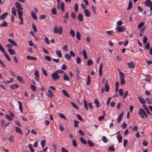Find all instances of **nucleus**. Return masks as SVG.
I'll list each match as a JSON object with an SVG mask.
<instances>
[{
    "label": "nucleus",
    "instance_id": "33",
    "mask_svg": "<svg viewBox=\"0 0 152 152\" xmlns=\"http://www.w3.org/2000/svg\"><path fill=\"white\" fill-rule=\"evenodd\" d=\"M91 78L90 76V75H88L87 77V81L86 84L87 85H88L91 83Z\"/></svg>",
    "mask_w": 152,
    "mask_h": 152
},
{
    "label": "nucleus",
    "instance_id": "40",
    "mask_svg": "<svg viewBox=\"0 0 152 152\" xmlns=\"http://www.w3.org/2000/svg\"><path fill=\"white\" fill-rule=\"evenodd\" d=\"M108 150L109 151H115V148L113 145H111L108 147Z\"/></svg>",
    "mask_w": 152,
    "mask_h": 152
},
{
    "label": "nucleus",
    "instance_id": "16",
    "mask_svg": "<svg viewBox=\"0 0 152 152\" xmlns=\"http://www.w3.org/2000/svg\"><path fill=\"white\" fill-rule=\"evenodd\" d=\"M8 41L11 44H12L13 45L15 46H17V44L16 43V42L12 39H8Z\"/></svg>",
    "mask_w": 152,
    "mask_h": 152
},
{
    "label": "nucleus",
    "instance_id": "63",
    "mask_svg": "<svg viewBox=\"0 0 152 152\" xmlns=\"http://www.w3.org/2000/svg\"><path fill=\"white\" fill-rule=\"evenodd\" d=\"M71 104H72V105L73 106V107L75 108H76L77 109H78L77 106L74 103L72 102H71Z\"/></svg>",
    "mask_w": 152,
    "mask_h": 152
},
{
    "label": "nucleus",
    "instance_id": "41",
    "mask_svg": "<svg viewBox=\"0 0 152 152\" xmlns=\"http://www.w3.org/2000/svg\"><path fill=\"white\" fill-rule=\"evenodd\" d=\"M65 57L66 59L68 60H70L71 58L70 56L68 53H66L65 54Z\"/></svg>",
    "mask_w": 152,
    "mask_h": 152
},
{
    "label": "nucleus",
    "instance_id": "8",
    "mask_svg": "<svg viewBox=\"0 0 152 152\" xmlns=\"http://www.w3.org/2000/svg\"><path fill=\"white\" fill-rule=\"evenodd\" d=\"M8 15V13L6 12L2 14L0 16V20H3L5 19Z\"/></svg>",
    "mask_w": 152,
    "mask_h": 152
},
{
    "label": "nucleus",
    "instance_id": "44",
    "mask_svg": "<svg viewBox=\"0 0 152 152\" xmlns=\"http://www.w3.org/2000/svg\"><path fill=\"white\" fill-rule=\"evenodd\" d=\"M14 137L13 135H11L9 137V140L10 142H12L14 140Z\"/></svg>",
    "mask_w": 152,
    "mask_h": 152
},
{
    "label": "nucleus",
    "instance_id": "45",
    "mask_svg": "<svg viewBox=\"0 0 152 152\" xmlns=\"http://www.w3.org/2000/svg\"><path fill=\"white\" fill-rule=\"evenodd\" d=\"M87 142H88V145L90 147H93L94 145V143L92 142L90 140H88V141Z\"/></svg>",
    "mask_w": 152,
    "mask_h": 152
},
{
    "label": "nucleus",
    "instance_id": "26",
    "mask_svg": "<svg viewBox=\"0 0 152 152\" xmlns=\"http://www.w3.org/2000/svg\"><path fill=\"white\" fill-rule=\"evenodd\" d=\"M94 102L96 105V107L97 108H99V102L97 99H95Z\"/></svg>",
    "mask_w": 152,
    "mask_h": 152
},
{
    "label": "nucleus",
    "instance_id": "22",
    "mask_svg": "<svg viewBox=\"0 0 152 152\" xmlns=\"http://www.w3.org/2000/svg\"><path fill=\"white\" fill-rule=\"evenodd\" d=\"M143 107L144 108V109L145 110L148 114V115H150V112L147 107L145 105H144L143 106Z\"/></svg>",
    "mask_w": 152,
    "mask_h": 152
},
{
    "label": "nucleus",
    "instance_id": "50",
    "mask_svg": "<svg viewBox=\"0 0 152 152\" xmlns=\"http://www.w3.org/2000/svg\"><path fill=\"white\" fill-rule=\"evenodd\" d=\"M102 140L104 142L107 143L108 142L107 139L104 136L102 137Z\"/></svg>",
    "mask_w": 152,
    "mask_h": 152
},
{
    "label": "nucleus",
    "instance_id": "25",
    "mask_svg": "<svg viewBox=\"0 0 152 152\" xmlns=\"http://www.w3.org/2000/svg\"><path fill=\"white\" fill-rule=\"evenodd\" d=\"M10 87L13 90H15V88H18L19 86L18 84H14L12 86H10Z\"/></svg>",
    "mask_w": 152,
    "mask_h": 152
},
{
    "label": "nucleus",
    "instance_id": "55",
    "mask_svg": "<svg viewBox=\"0 0 152 152\" xmlns=\"http://www.w3.org/2000/svg\"><path fill=\"white\" fill-rule=\"evenodd\" d=\"M145 99L148 104H152L151 101L150 99L148 98H146Z\"/></svg>",
    "mask_w": 152,
    "mask_h": 152
},
{
    "label": "nucleus",
    "instance_id": "17",
    "mask_svg": "<svg viewBox=\"0 0 152 152\" xmlns=\"http://www.w3.org/2000/svg\"><path fill=\"white\" fill-rule=\"evenodd\" d=\"M26 58L28 60H32L34 61H36L37 60V58L36 57H32L30 56H27Z\"/></svg>",
    "mask_w": 152,
    "mask_h": 152
},
{
    "label": "nucleus",
    "instance_id": "53",
    "mask_svg": "<svg viewBox=\"0 0 152 152\" xmlns=\"http://www.w3.org/2000/svg\"><path fill=\"white\" fill-rule=\"evenodd\" d=\"M80 142L84 144H86V140L83 139L82 137H80Z\"/></svg>",
    "mask_w": 152,
    "mask_h": 152
},
{
    "label": "nucleus",
    "instance_id": "18",
    "mask_svg": "<svg viewBox=\"0 0 152 152\" xmlns=\"http://www.w3.org/2000/svg\"><path fill=\"white\" fill-rule=\"evenodd\" d=\"M31 15L32 18L35 20H37V15L34 12L32 11L31 12Z\"/></svg>",
    "mask_w": 152,
    "mask_h": 152
},
{
    "label": "nucleus",
    "instance_id": "6",
    "mask_svg": "<svg viewBox=\"0 0 152 152\" xmlns=\"http://www.w3.org/2000/svg\"><path fill=\"white\" fill-rule=\"evenodd\" d=\"M15 132L18 133L19 134L22 135L23 134V132L18 127H15Z\"/></svg>",
    "mask_w": 152,
    "mask_h": 152
},
{
    "label": "nucleus",
    "instance_id": "56",
    "mask_svg": "<svg viewBox=\"0 0 152 152\" xmlns=\"http://www.w3.org/2000/svg\"><path fill=\"white\" fill-rule=\"evenodd\" d=\"M45 58L48 61H50L51 60V57L48 56H45Z\"/></svg>",
    "mask_w": 152,
    "mask_h": 152
},
{
    "label": "nucleus",
    "instance_id": "20",
    "mask_svg": "<svg viewBox=\"0 0 152 152\" xmlns=\"http://www.w3.org/2000/svg\"><path fill=\"white\" fill-rule=\"evenodd\" d=\"M105 88L106 91L107 92H108L110 89V87L107 84V80L106 81V83L105 85Z\"/></svg>",
    "mask_w": 152,
    "mask_h": 152
},
{
    "label": "nucleus",
    "instance_id": "38",
    "mask_svg": "<svg viewBox=\"0 0 152 152\" xmlns=\"http://www.w3.org/2000/svg\"><path fill=\"white\" fill-rule=\"evenodd\" d=\"M76 37L78 40H80V34L79 31H77L76 33Z\"/></svg>",
    "mask_w": 152,
    "mask_h": 152
},
{
    "label": "nucleus",
    "instance_id": "24",
    "mask_svg": "<svg viewBox=\"0 0 152 152\" xmlns=\"http://www.w3.org/2000/svg\"><path fill=\"white\" fill-rule=\"evenodd\" d=\"M132 1H131L130 0L129 1L128 6L127 8V10H129L130 9H131L132 8Z\"/></svg>",
    "mask_w": 152,
    "mask_h": 152
},
{
    "label": "nucleus",
    "instance_id": "59",
    "mask_svg": "<svg viewBox=\"0 0 152 152\" xmlns=\"http://www.w3.org/2000/svg\"><path fill=\"white\" fill-rule=\"evenodd\" d=\"M72 145L74 147H76L77 146V143L75 139H74L72 140Z\"/></svg>",
    "mask_w": 152,
    "mask_h": 152
},
{
    "label": "nucleus",
    "instance_id": "31",
    "mask_svg": "<svg viewBox=\"0 0 152 152\" xmlns=\"http://www.w3.org/2000/svg\"><path fill=\"white\" fill-rule=\"evenodd\" d=\"M28 148L31 150V152H34V150L33 148V145L30 144L28 145Z\"/></svg>",
    "mask_w": 152,
    "mask_h": 152
},
{
    "label": "nucleus",
    "instance_id": "23",
    "mask_svg": "<svg viewBox=\"0 0 152 152\" xmlns=\"http://www.w3.org/2000/svg\"><path fill=\"white\" fill-rule=\"evenodd\" d=\"M62 93L65 96L67 97H69V96L68 94V93L65 90L63 89L62 90Z\"/></svg>",
    "mask_w": 152,
    "mask_h": 152
},
{
    "label": "nucleus",
    "instance_id": "43",
    "mask_svg": "<svg viewBox=\"0 0 152 152\" xmlns=\"http://www.w3.org/2000/svg\"><path fill=\"white\" fill-rule=\"evenodd\" d=\"M70 34L72 37L75 36V32L73 30H70Z\"/></svg>",
    "mask_w": 152,
    "mask_h": 152
},
{
    "label": "nucleus",
    "instance_id": "48",
    "mask_svg": "<svg viewBox=\"0 0 152 152\" xmlns=\"http://www.w3.org/2000/svg\"><path fill=\"white\" fill-rule=\"evenodd\" d=\"M45 142L46 141L45 140H43L41 141V144L42 148H44V147Z\"/></svg>",
    "mask_w": 152,
    "mask_h": 152
},
{
    "label": "nucleus",
    "instance_id": "60",
    "mask_svg": "<svg viewBox=\"0 0 152 152\" xmlns=\"http://www.w3.org/2000/svg\"><path fill=\"white\" fill-rule=\"evenodd\" d=\"M42 72L43 74L46 76H47L48 74L47 73V72L46 70H45L44 69L42 68H41Z\"/></svg>",
    "mask_w": 152,
    "mask_h": 152
},
{
    "label": "nucleus",
    "instance_id": "10",
    "mask_svg": "<svg viewBox=\"0 0 152 152\" xmlns=\"http://www.w3.org/2000/svg\"><path fill=\"white\" fill-rule=\"evenodd\" d=\"M103 67V63H102L100 64L99 68V76H101L102 75V69Z\"/></svg>",
    "mask_w": 152,
    "mask_h": 152
},
{
    "label": "nucleus",
    "instance_id": "7",
    "mask_svg": "<svg viewBox=\"0 0 152 152\" xmlns=\"http://www.w3.org/2000/svg\"><path fill=\"white\" fill-rule=\"evenodd\" d=\"M15 6L18 9L17 10H22L23 8L21 7V4L18 2H16L15 3Z\"/></svg>",
    "mask_w": 152,
    "mask_h": 152
},
{
    "label": "nucleus",
    "instance_id": "19",
    "mask_svg": "<svg viewBox=\"0 0 152 152\" xmlns=\"http://www.w3.org/2000/svg\"><path fill=\"white\" fill-rule=\"evenodd\" d=\"M119 77L120 79H124V74L122 72H120L119 70Z\"/></svg>",
    "mask_w": 152,
    "mask_h": 152
},
{
    "label": "nucleus",
    "instance_id": "28",
    "mask_svg": "<svg viewBox=\"0 0 152 152\" xmlns=\"http://www.w3.org/2000/svg\"><path fill=\"white\" fill-rule=\"evenodd\" d=\"M4 55L5 57L7 58V60L9 61H11V60L8 54L5 52L4 53Z\"/></svg>",
    "mask_w": 152,
    "mask_h": 152
},
{
    "label": "nucleus",
    "instance_id": "32",
    "mask_svg": "<svg viewBox=\"0 0 152 152\" xmlns=\"http://www.w3.org/2000/svg\"><path fill=\"white\" fill-rule=\"evenodd\" d=\"M77 18L79 21H82L83 20V16L82 15L81 13L78 16Z\"/></svg>",
    "mask_w": 152,
    "mask_h": 152
},
{
    "label": "nucleus",
    "instance_id": "37",
    "mask_svg": "<svg viewBox=\"0 0 152 152\" xmlns=\"http://www.w3.org/2000/svg\"><path fill=\"white\" fill-rule=\"evenodd\" d=\"M60 7L61 11L62 12L64 11V4L63 2H61L60 4Z\"/></svg>",
    "mask_w": 152,
    "mask_h": 152
},
{
    "label": "nucleus",
    "instance_id": "49",
    "mask_svg": "<svg viewBox=\"0 0 152 152\" xmlns=\"http://www.w3.org/2000/svg\"><path fill=\"white\" fill-rule=\"evenodd\" d=\"M118 92L120 95L121 96H123V92L122 89H120L119 90Z\"/></svg>",
    "mask_w": 152,
    "mask_h": 152
},
{
    "label": "nucleus",
    "instance_id": "34",
    "mask_svg": "<svg viewBox=\"0 0 152 152\" xmlns=\"http://www.w3.org/2000/svg\"><path fill=\"white\" fill-rule=\"evenodd\" d=\"M144 25V23L143 22L140 23L138 25L137 28L138 29L143 27Z\"/></svg>",
    "mask_w": 152,
    "mask_h": 152
},
{
    "label": "nucleus",
    "instance_id": "39",
    "mask_svg": "<svg viewBox=\"0 0 152 152\" xmlns=\"http://www.w3.org/2000/svg\"><path fill=\"white\" fill-rule=\"evenodd\" d=\"M22 10H17L19 17L22 16L23 12Z\"/></svg>",
    "mask_w": 152,
    "mask_h": 152
},
{
    "label": "nucleus",
    "instance_id": "58",
    "mask_svg": "<svg viewBox=\"0 0 152 152\" xmlns=\"http://www.w3.org/2000/svg\"><path fill=\"white\" fill-rule=\"evenodd\" d=\"M76 62L78 64H80L81 62V59L80 57H77L76 58Z\"/></svg>",
    "mask_w": 152,
    "mask_h": 152
},
{
    "label": "nucleus",
    "instance_id": "4",
    "mask_svg": "<svg viewBox=\"0 0 152 152\" xmlns=\"http://www.w3.org/2000/svg\"><path fill=\"white\" fill-rule=\"evenodd\" d=\"M138 114L141 115V117L142 118H144V115L146 112L142 108H140L139 109V111L138 112Z\"/></svg>",
    "mask_w": 152,
    "mask_h": 152
},
{
    "label": "nucleus",
    "instance_id": "15",
    "mask_svg": "<svg viewBox=\"0 0 152 152\" xmlns=\"http://www.w3.org/2000/svg\"><path fill=\"white\" fill-rule=\"evenodd\" d=\"M128 65L129 67L130 68H133L135 67L134 64L132 62L128 63Z\"/></svg>",
    "mask_w": 152,
    "mask_h": 152
},
{
    "label": "nucleus",
    "instance_id": "29",
    "mask_svg": "<svg viewBox=\"0 0 152 152\" xmlns=\"http://www.w3.org/2000/svg\"><path fill=\"white\" fill-rule=\"evenodd\" d=\"M18 103L19 105V108L20 111L21 112L23 113V109H22V103L21 102L19 101H18Z\"/></svg>",
    "mask_w": 152,
    "mask_h": 152
},
{
    "label": "nucleus",
    "instance_id": "12",
    "mask_svg": "<svg viewBox=\"0 0 152 152\" xmlns=\"http://www.w3.org/2000/svg\"><path fill=\"white\" fill-rule=\"evenodd\" d=\"M56 55L59 57H62V53L61 51L58 49H56Z\"/></svg>",
    "mask_w": 152,
    "mask_h": 152
},
{
    "label": "nucleus",
    "instance_id": "13",
    "mask_svg": "<svg viewBox=\"0 0 152 152\" xmlns=\"http://www.w3.org/2000/svg\"><path fill=\"white\" fill-rule=\"evenodd\" d=\"M17 79L20 82L22 83H24L25 81L22 77L20 76H18L17 77Z\"/></svg>",
    "mask_w": 152,
    "mask_h": 152
},
{
    "label": "nucleus",
    "instance_id": "51",
    "mask_svg": "<svg viewBox=\"0 0 152 152\" xmlns=\"http://www.w3.org/2000/svg\"><path fill=\"white\" fill-rule=\"evenodd\" d=\"M51 12L54 15H55L56 13V9L55 8H53L51 10Z\"/></svg>",
    "mask_w": 152,
    "mask_h": 152
},
{
    "label": "nucleus",
    "instance_id": "35",
    "mask_svg": "<svg viewBox=\"0 0 152 152\" xmlns=\"http://www.w3.org/2000/svg\"><path fill=\"white\" fill-rule=\"evenodd\" d=\"M93 64V61L91 59H89L88 60L87 64L89 66Z\"/></svg>",
    "mask_w": 152,
    "mask_h": 152
},
{
    "label": "nucleus",
    "instance_id": "36",
    "mask_svg": "<svg viewBox=\"0 0 152 152\" xmlns=\"http://www.w3.org/2000/svg\"><path fill=\"white\" fill-rule=\"evenodd\" d=\"M48 92L49 93L48 95L50 97V98H52L53 96V92L50 90H48Z\"/></svg>",
    "mask_w": 152,
    "mask_h": 152
},
{
    "label": "nucleus",
    "instance_id": "47",
    "mask_svg": "<svg viewBox=\"0 0 152 152\" xmlns=\"http://www.w3.org/2000/svg\"><path fill=\"white\" fill-rule=\"evenodd\" d=\"M5 117L9 121H11L12 120V118L10 115H5Z\"/></svg>",
    "mask_w": 152,
    "mask_h": 152
},
{
    "label": "nucleus",
    "instance_id": "9",
    "mask_svg": "<svg viewBox=\"0 0 152 152\" xmlns=\"http://www.w3.org/2000/svg\"><path fill=\"white\" fill-rule=\"evenodd\" d=\"M138 98L140 103L142 104L143 106L144 105H145V101L144 99L140 96H138Z\"/></svg>",
    "mask_w": 152,
    "mask_h": 152
},
{
    "label": "nucleus",
    "instance_id": "54",
    "mask_svg": "<svg viewBox=\"0 0 152 152\" xmlns=\"http://www.w3.org/2000/svg\"><path fill=\"white\" fill-rule=\"evenodd\" d=\"M150 44L149 42H148L145 46V48L146 49L148 50L150 49Z\"/></svg>",
    "mask_w": 152,
    "mask_h": 152
},
{
    "label": "nucleus",
    "instance_id": "1",
    "mask_svg": "<svg viewBox=\"0 0 152 152\" xmlns=\"http://www.w3.org/2000/svg\"><path fill=\"white\" fill-rule=\"evenodd\" d=\"M53 31L55 33L57 34L58 33L59 34H62L63 32V28L61 26L59 27L58 29V27L57 26H55L53 29Z\"/></svg>",
    "mask_w": 152,
    "mask_h": 152
},
{
    "label": "nucleus",
    "instance_id": "5",
    "mask_svg": "<svg viewBox=\"0 0 152 152\" xmlns=\"http://www.w3.org/2000/svg\"><path fill=\"white\" fill-rule=\"evenodd\" d=\"M144 4H145V6L149 7L151 5H152V1H151L150 0H146L144 2Z\"/></svg>",
    "mask_w": 152,
    "mask_h": 152
},
{
    "label": "nucleus",
    "instance_id": "3",
    "mask_svg": "<svg viewBox=\"0 0 152 152\" xmlns=\"http://www.w3.org/2000/svg\"><path fill=\"white\" fill-rule=\"evenodd\" d=\"M115 30L118 32H121L124 31L125 28L123 26H117L115 28Z\"/></svg>",
    "mask_w": 152,
    "mask_h": 152
},
{
    "label": "nucleus",
    "instance_id": "64",
    "mask_svg": "<svg viewBox=\"0 0 152 152\" xmlns=\"http://www.w3.org/2000/svg\"><path fill=\"white\" fill-rule=\"evenodd\" d=\"M128 91H126L124 92V94L123 96V98L125 99L126 96L128 95Z\"/></svg>",
    "mask_w": 152,
    "mask_h": 152
},
{
    "label": "nucleus",
    "instance_id": "52",
    "mask_svg": "<svg viewBox=\"0 0 152 152\" xmlns=\"http://www.w3.org/2000/svg\"><path fill=\"white\" fill-rule=\"evenodd\" d=\"M58 115L61 118H64L65 120H66V117L62 114L61 113H59L58 114Z\"/></svg>",
    "mask_w": 152,
    "mask_h": 152
},
{
    "label": "nucleus",
    "instance_id": "14",
    "mask_svg": "<svg viewBox=\"0 0 152 152\" xmlns=\"http://www.w3.org/2000/svg\"><path fill=\"white\" fill-rule=\"evenodd\" d=\"M118 140V142L119 143L122 142V137L120 134H118L116 136Z\"/></svg>",
    "mask_w": 152,
    "mask_h": 152
},
{
    "label": "nucleus",
    "instance_id": "57",
    "mask_svg": "<svg viewBox=\"0 0 152 152\" xmlns=\"http://www.w3.org/2000/svg\"><path fill=\"white\" fill-rule=\"evenodd\" d=\"M79 122L76 120H75L74 121V126L75 127H77L78 126V124Z\"/></svg>",
    "mask_w": 152,
    "mask_h": 152
},
{
    "label": "nucleus",
    "instance_id": "21",
    "mask_svg": "<svg viewBox=\"0 0 152 152\" xmlns=\"http://www.w3.org/2000/svg\"><path fill=\"white\" fill-rule=\"evenodd\" d=\"M63 79L64 80L66 81H69L70 80V78L66 74L64 75Z\"/></svg>",
    "mask_w": 152,
    "mask_h": 152
},
{
    "label": "nucleus",
    "instance_id": "62",
    "mask_svg": "<svg viewBox=\"0 0 152 152\" xmlns=\"http://www.w3.org/2000/svg\"><path fill=\"white\" fill-rule=\"evenodd\" d=\"M57 74H62L63 73H65V72L61 70H58L56 71Z\"/></svg>",
    "mask_w": 152,
    "mask_h": 152
},
{
    "label": "nucleus",
    "instance_id": "46",
    "mask_svg": "<svg viewBox=\"0 0 152 152\" xmlns=\"http://www.w3.org/2000/svg\"><path fill=\"white\" fill-rule=\"evenodd\" d=\"M30 87L32 90L33 91H35L36 90V87L35 85H31Z\"/></svg>",
    "mask_w": 152,
    "mask_h": 152
},
{
    "label": "nucleus",
    "instance_id": "2",
    "mask_svg": "<svg viewBox=\"0 0 152 152\" xmlns=\"http://www.w3.org/2000/svg\"><path fill=\"white\" fill-rule=\"evenodd\" d=\"M51 76L54 80H57L59 79V76L56 71L51 74Z\"/></svg>",
    "mask_w": 152,
    "mask_h": 152
},
{
    "label": "nucleus",
    "instance_id": "27",
    "mask_svg": "<svg viewBox=\"0 0 152 152\" xmlns=\"http://www.w3.org/2000/svg\"><path fill=\"white\" fill-rule=\"evenodd\" d=\"M8 51L9 53L12 55H13L15 54V53L13 49H8Z\"/></svg>",
    "mask_w": 152,
    "mask_h": 152
},
{
    "label": "nucleus",
    "instance_id": "30",
    "mask_svg": "<svg viewBox=\"0 0 152 152\" xmlns=\"http://www.w3.org/2000/svg\"><path fill=\"white\" fill-rule=\"evenodd\" d=\"M12 13L14 16L16 15V11L15 7H12Z\"/></svg>",
    "mask_w": 152,
    "mask_h": 152
},
{
    "label": "nucleus",
    "instance_id": "61",
    "mask_svg": "<svg viewBox=\"0 0 152 152\" xmlns=\"http://www.w3.org/2000/svg\"><path fill=\"white\" fill-rule=\"evenodd\" d=\"M74 10L75 12H77L78 10V5L77 3H75V4L74 6Z\"/></svg>",
    "mask_w": 152,
    "mask_h": 152
},
{
    "label": "nucleus",
    "instance_id": "11",
    "mask_svg": "<svg viewBox=\"0 0 152 152\" xmlns=\"http://www.w3.org/2000/svg\"><path fill=\"white\" fill-rule=\"evenodd\" d=\"M123 112H122L119 115L117 120V122L118 123H119L121 122L123 115Z\"/></svg>",
    "mask_w": 152,
    "mask_h": 152
},
{
    "label": "nucleus",
    "instance_id": "42",
    "mask_svg": "<svg viewBox=\"0 0 152 152\" xmlns=\"http://www.w3.org/2000/svg\"><path fill=\"white\" fill-rule=\"evenodd\" d=\"M106 34L109 35H112L114 33V31L113 30L111 31H106Z\"/></svg>",
    "mask_w": 152,
    "mask_h": 152
}]
</instances>
